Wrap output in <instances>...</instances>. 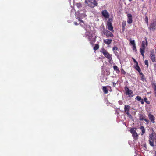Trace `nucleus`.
<instances>
[{
    "label": "nucleus",
    "instance_id": "obj_49",
    "mask_svg": "<svg viewBox=\"0 0 156 156\" xmlns=\"http://www.w3.org/2000/svg\"><path fill=\"white\" fill-rule=\"evenodd\" d=\"M142 56L143 57V58H144V53L141 54Z\"/></svg>",
    "mask_w": 156,
    "mask_h": 156
},
{
    "label": "nucleus",
    "instance_id": "obj_31",
    "mask_svg": "<svg viewBox=\"0 0 156 156\" xmlns=\"http://www.w3.org/2000/svg\"><path fill=\"white\" fill-rule=\"evenodd\" d=\"M135 99L138 101H140L141 100L142 98L141 97L139 96H137L136 97Z\"/></svg>",
    "mask_w": 156,
    "mask_h": 156
},
{
    "label": "nucleus",
    "instance_id": "obj_41",
    "mask_svg": "<svg viewBox=\"0 0 156 156\" xmlns=\"http://www.w3.org/2000/svg\"><path fill=\"white\" fill-rule=\"evenodd\" d=\"M126 114L128 116L129 118L131 119L132 118V117L130 113H129V112L126 113Z\"/></svg>",
    "mask_w": 156,
    "mask_h": 156
},
{
    "label": "nucleus",
    "instance_id": "obj_29",
    "mask_svg": "<svg viewBox=\"0 0 156 156\" xmlns=\"http://www.w3.org/2000/svg\"><path fill=\"white\" fill-rule=\"evenodd\" d=\"M76 4V6L78 8L81 7L82 5V4L80 2L77 3Z\"/></svg>",
    "mask_w": 156,
    "mask_h": 156
},
{
    "label": "nucleus",
    "instance_id": "obj_27",
    "mask_svg": "<svg viewBox=\"0 0 156 156\" xmlns=\"http://www.w3.org/2000/svg\"><path fill=\"white\" fill-rule=\"evenodd\" d=\"M99 48V45L98 44H96L95 45L94 47V50H96L98 49Z\"/></svg>",
    "mask_w": 156,
    "mask_h": 156
},
{
    "label": "nucleus",
    "instance_id": "obj_8",
    "mask_svg": "<svg viewBox=\"0 0 156 156\" xmlns=\"http://www.w3.org/2000/svg\"><path fill=\"white\" fill-rule=\"evenodd\" d=\"M101 13L102 15L105 19H108L109 18V15L107 10H102Z\"/></svg>",
    "mask_w": 156,
    "mask_h": 156
},
{
    "label": "nucleus",
    "instance_id": "obj_53",
    "mask_svg": "<svg viewBox=\"0 0 156 156\" xmlns=\"http://www.w3.org/2000/svg\"><path fill=\"white\" fill-rule=\"evenodd\" d=\"M81 20H80V19H79V21H80Z\"/></svg>",
    "mask_w": 156,
    "mask_h": 156
},
{
    "label": "nucleus",
    "instance_id": "obj_47",
    "mask_svg": "<svg viewBox=\"0 0 156 156\" xmlns=\"http://www.w3.org/2000/svg\"><path fill=\"white\" fill-rule=\"evenodd\" d=\"M139 73V74L142 76V75H144L143 73L141 72V71H140V72H138Z\"/></svg>",
    "mask_w": 156,
    "mask_h": 156
},
{
    "label": "nucleus",
    "instance_id": "obj_38",
    "mask_svg": "<svg viewBox=\"0 0 156 156\" xmlns=\"http://www.w3.org/2000/svg\"><path fill=\"white\" fill-rule=\"evenodd\" d=\"M144 63L145 64L147 65V67L148 68V61L147 60H145L144 61Z\"/></svg>",
    "mask_w": 156,
    "mask_h": 156
},
{
    "label": "nucleus",
    "instance_id": "obj_39",
    "mask_svg": "<svg viewBox=\"0 0 156 156\" xmlns=\"http://www.w3.org/2000/svg\"><path fill=\"white\" fill-rule=\"evenodd\" d=\"M147 98L146 97L144 99V101L145 102H146L147 104H150V102L148 101H147Z\"/></svg>",
    "mask_w": 156,
    "mask_h": 156
},
{
    "label": "nucleus",
    "instance_id": "obj_15",
    "mask_svg": "<svg viewBox=\"0 0 156 156\" xmlns=\"http://www.w3.org/2000/svg\"><path fill=\"white\" fill-rule=\"evenodd\" d=\"M89 41H90V44H92L95 41V39L92 37L91 36H90L88 38Z\"/></svg>",
    "mask_w": 156,
    "mask_h": 156
},
{
    "label": "nucleus",
    "instance_id": "obj_5",
    "mask_svg": "<svg viewBox=\"0 0 156 156\" xmlns=\"http://www.w3.org/2000/svg\"><path fill=\"white\" fill-rule=\"evenodd\" d=\"M145 116L144 115L142 114H139V119L140 121L144 120L147 123V124H148L150 121L149 120L146 118H145Z\"/></svg>",
    "mask_w": 156,
    "mask_h": 156
},
{
    "label": "nucleus",
    "instance_id": "obj_7",
    "mask_svg": "<svg viewBox=\"0 0 156 156\" xmlns=\"http://www.w3.org/2000/svg\"><path fill=\"white\" fill-rule=\"evenodd\" d=\"M134 129H136V128H132L130 130V132L132 134L134 138L136 139L137 138L138 135L136 131L134 130Z\"/></svg>",
    "mask_w": 156,
    "mask_h": 156
},
{
    "label": "nucleus",
    "instance_id": "obj_28",
    "mask_svg": "<svg viewBox=\"0 0 156 156\" xmlns=\"http://www.w3.org/2000/svg\"><path fill=\"white\" fill-rule=\"evenodd\" d=\"M146 48H140V52L141 54L144 53Z\"/></svg>",
    "mask_w": 156,
    "mask_h": 156
},
{
    "label": "nucleus",
    "instance_id": "obj_46",
    "mask_svg": "<svg viewBox=\"0 0 156 156\" xmlns=\"http://www.w3.org/2000/svg\"><path fill=\"white\" fill-rule=\"evenodd\" d=\"M112 83V85H113V87H115V86H116V83H114V82H113V83Z\"/></svg>",
    "mask_w": 156,
    "mask_h": 156
},
{
    "label": "nucleus",
    "instance_id": "obj_52",
    "mask_svg": "<svg viewBox=\"0 0 156 156\" xmlns=\"http://www.w3.org/2000/svg\"><path fill=\"white\" fill-rule=\"evenodd\" d=\"M154 94H155V96H156V91L154 92Z\"/></svg>",
    "mask_w": 156,
    "mask_h": 156
},
{
    "label": "nucleus",
    "instance_id": "obj_12",
    "mask_svg": "<svg viewBox=\"0 0 156 156\" xmlns=\"http://www.w3.org/2000/svg\"><path fill=\"white\" fill-rule=\"evenodd\" d=\"M112 50L115 55L118 57H119V54L118 52L119 51L118 48L117 47L114 46L112 48Z\"/></svg>",
    "mask_w": 156,
    "mask_h": 156
},
{
    "label": "nucleus",
    "instance_id": "obj_10",
    "mask_svg": "<svg viewBox=\"0 0 156 156\" xmlns=\"http://www.w3.org/2000/svg\"><path fill=\"white\" fill-rule=\"evenodd\" d=\"M128 17L127 23L129 24H131L133 22L132 16L131 14L128 13L127 15Z\"/></svg>",
    "mask_w": 156,
    "mask_h": 156
},
{
    "label": "nucleus",
    "instance_id": "obj_36",
    "mask_svg": "<svg viewBox=\"0 0 156 156\" xmlns=\"http://www.w3.org/2000/svg\"><path fill=\"white\" fill-rule=\"evenodd\" d=\"M148 18L147 16H146L145 18V20L146 22V23L147 25H148Z\"/></svg>",
    "mask_w": 156,
    "mask_h": 156
},
{
    "label": "nucleus",
    "instance_id": "obj_51",
    "mask_svg": "<svg viewBox=\"0 0 156 156\" xmlns=\"http://www.w3.org/2000/svg\"><path fill=\"white\" fill-rule=\"evenodd\" d=\"M80 22H82V23H83V20H81Z\"/></svg>",
    "mask_w": 156,
    "mask_h": 156
},
{
    "label": "nucleus",
    "instance_id": "obj_43",
    "mask_svg": "<svg viewBox=\"0 0 156 156\" xmlns=\"http://www.w3.org/2000/svg\"><path fill=\"white\" fill-rule=\"evenodd\" d=\"M119 104L120 105H122L123 104V102L122 101L120 100L118 101Z\"/></svg>",
    "mask_w": 156,
    "mask_h": 156
},
{
    "label": "nucleus",
    "instance_id": "obj_40",
    "mask_svg": "<svg viewBox=\"0 0 156 156\" xmlns=\"http://www.w3.org/2000/svg\"><path fill=\"white\" fill-rule=\"evenodd\" d=\"M133 51H134L135 52L137 51V49L136 46V45H133Z\"/></svg>",
    "mask_w": 156,
    "mask_h": 156
},
{
    "label": "nucleus",
    "instance_id": "obj_34",
    "mask_svg": "<svg viewBox=\"0 0 156 156\" xmlns=\"http://www.w3.org/2000/svg\"><path fill=\"white\" fill-rule=\"evenodd\" d=\"M132 59H133V60L134 63V64H135V65H138L137 62L136 60L134 58H133V57H132Z\"/></svg>",
    "mask_w": 156,
    "mask_h": 156
},
{
    "label": "nucleus",
    "instance_id": "obj_4",
    "mask_svg": "<svg viewBox=\"0 0 156 156\" xmlns=\"http://www.w3.org/2000/svg\"><path fill=\"white\" fill-rule=\"evenodd\" d=\"M125 90L126 91V94L129 95V97H133V91L130 90L127 87H125Z\"/></svg>",
    "mask_w": 156,
    "mask_h": 156
},
{
    "label": "nucleus",
    "instance_id": "obj_45",
    "mask_svg": "<svg viewBox=\"0 0 156 156\" xmlns=\"http://www.w3.org/2000/svg\"><path fill=\"white\" fill-rule=\"evenodd\" d=\"M144 100L142 99L140 100V101L142 104H143L144 103Z\"/></svg>",
    "mask_w": 156,
    "mask_h": 156
},
{
    "label": "nucleus",
    "instance_id": "obj_11",
    "mask_svg": "<svg viewBox=\"0 0 156 156\" xmlns=\"http://www.w3.org/2000/svg\"><path fill=\"white\" fill-rule=\"evenodd\" d=\"M107 28L108 30L112 31L114 32V30L113 29V27L112 26V23L109 22H107Z\"/></svg>",
    "mask_w": 156,
    "mask_h": 156
},
{
    "label": "nucleus",
    "instance_id": "obj_44",
    "mask_svg": "<svg viewBox=\"0 0 156 156\" xmlns=\"http://www.w3.org/2000/svg\"><path fill=\"white\" fill-rule=\"evenodd\" d=\"M112 18H109V19L107 21V22H110L111 23H112Z\"/></svg>",
    "mask_w": 156,
    "mask_h": 156
},
{
    "label": "nucleus",
    "instance_id": "obj_42",
    "mask_svg": "<svg viewBox=\"0 0 156 156\" xmlns=\"http://www.w3.org/2000/svg\"><path fill=\"white\" fill-rule=\"evenodd\" d=\"M121 71L122 74H125L126 73V72L122 69H121Z\"/></svg>",
    "mask_w": 156,
    "mask_h": 156
},
{
    "label": "nucleus",
    "instance_id": "obj_23",
    "mask_svg": "<svg viewBox=\"0 0 156 156\" xmlns=\"http://www.w3.org/2000/svg\"><path fill=\"white\" fill-rule=\"evenodd\" d=\"M150 57L153 62H156V58L155 55L150 56Z\"/></svg>",
    "mask_w": 156,
    "mask_h": 156
},
{
    "label": "nucleus",
    "instance_id": "obj_55",
    "mask_svg": "<svg viewBox=\"0 0 156 156\" xmlns=\"http://www.w3.org/2000/svg\"><path fill=\"white\" fill-rule=\"evenodd\" d=\"M129 1L131 2L132 1V0H129Z\"/></svg>",
    "mask_w": 156,
    "mask_h": 156
},
{
    "label": "nucleus",
    "instance_id": "obj_50",
    "mask_svg": "<svg viewBox=\"0 0 156 156\" xmlns=\"http://www.w3.org/2000/svg\"><path fill=\"white\" fill-rule=\"evenodd\" d=\"M154 135H155V142L156 143V133Z\"/></svg>",
    "mask_w": 156,
    "mask_h": 156
},
{
    "label": "nucleus",
    "instance_id": "obj_18",
    "mask_svg": "<svg viewBox=\"0 0 156 156\" xmlns=\"http://www.w3.org/2000/svg\"><path fill=\"white\" fill-rule=\"evenodd\" d=\"M126 25V22L125 21H123L122 23V29L123 31H124L125 30V27Z\"/></svg>",
    "mask_w": 156,
    "mask_h": 156
},
{
    "label": "nucleus",
    "instance_id": "obj_19",
    "mask_svg": "<svg viewBox=\"0 0 156 156\" xmlns=\"http://www.w3.org/2000/svg\"><path fill=\"white\" fill-rule=\"evenodd\" d=\"M134 68L138 71V72H140L141 71V69L140 68L139 66L138 65H134L133 66Z\"/></svg>",
    "mask_w": 156,
    "mask_h": 156
},
{
    "label": "nucleus",
    "instance_id": "obj_6",
    "mask_svg": "<svg viewBox=\"0 0 156 156\" xmlns=\"http://www.w3.org/2000/svg\"><path fill=\"white\" fill-rule=\"evenodd\" d=\"M148 116L150 122H152L153 123H155V117L153 115L151 114L150 112L148 114Z\"/></svg>",
    "mask_w": 156,
    "mask_h": 156
},
{
    "label": "nucleus",
    "instance_id": "obj_14",
    "mask_svg": "<svg viewBox=\"0 0 156 156\" xmlns=\"http://www.w3.org/2000/svg\"><path fill=\"white\" fill-rule=\"evenodd\" d=\"M130 108V107L129 105H125L124 109L125 113H126L127 112H129Z\"/></svg>",
    "mask_w": 156,
    "mask_h": 156
},
{
    "label": "nucleus",
    "instance_id": "obj_9",
    "mask_svg": "<svg viewBox=\"0 0 156 156\" xmlns=\"http://www.w3.org/2000/svg\"><path fill=\"white\" fill-rule=\"evenodd\" d=\"M104 34L107 37H112L113 36V34L111 32L108 30H104L103 31Z\"/></svg>",
    "mask_w": 156,
    "mask_h": 156
},
{
    "label": "nucleus",
    "instance_id": "obj_30",
    "mask_svg": "<svg viewBox=\"0 0 156 156\" xmlns=\"http://www.w3.org/2000/svg\"><path fill=\"white\" fill-rule=\"evenodd\" d=\"M141 80L143 81H146V79L145 77V76L144 75H142V76H141Z\"/></svg>",
    "mask_w": 156,
    "mask_h": 156
},
{
    "label": "nucleus",
    "instance_id": "obj_1",
    "mask_svg": "<svg viewBox=\"0 0 156 156\" xmlns=\"http://www.w3.org/2000/svg\"><path fill=\"white\" fill-rule=\"evenodd\" d=\"M100 52L103 53L104 56L109 60V63L112 61V55L110 54L104 48L101 49Z\"/></svg>",
    "mask_w": 156,
    "mask_h": 156
},
{
    "label": "nucleus",
    "instance_id": "obj_3",
    "mask_svg": "<svg viewBox=\"0 0 156 156\" xmlns=\"http://www.w3.org/2000/svg\"><path fill=\"white\" fill-rule=\"evenodd\" d=\"M150 31L154 32L156 29V23L155 22H151L148 27Z\"/></svg>",
    "mask_w": 156,
    "mask_h": 156
},
{
    "label": "nucleus",
    "instance_id": "obj_22",
    "mask_svg": "<svg viewBox=\"0 0 156 156\" xmlns=\"http://www.w3.org/2000/svg\"><path fill=\"white\" fill-rule=\"evenodd\" d=\"M102 90L104 93L105 94H106L108 93V90L107 89V87L106 86L103 87Z\"/></svg>",
    "mask_w": 156,
    "mask_h": 156
},
{
    "label": "nucleus",
    "instance_id": "obj_33",
    "mask_svg": "<svg viewBox=\"0 0 156 156\" xmlns=\"http://www.w3.org/2000/svg\"><path fill=\"white\" fill-rule=\"evenodd\" d=\"M132 59H133V60L134 63V64H135V65H138L137 62L136 60L134 58H133V57H132Z\"/></svg>",
    "mask_w": 156,
    "mask_h": 156
},
{
    "label": "nucleus",
    "instance_id": "obj_24",
    "mask_svg": "<svg viewBox=\"0 0 156 156\" xmlns=\"http://www.w3.org/2000/svg\"><path fill=\"white\" fill-rule=\"evenodd\" d=\"M154 135L153 133L149 135V140H154V139L153 137Z\"/></svg>",
    "mask_w": 156,
    "mask_h": 156
},
{
    "label": "nucleus",
    "instance_id": "obj_25",
    "mask_svg": "<svg viewBox=\"0 0 156 156\" xmlns=\"http://www.w3.org/2000/svg\"><path fill=\"white\" fill-rule=\"evenodd\" d=\"M149 144L151 146L153 147L154 146V140H149Z\"/></svg>",
    "mask_w": 156,
    "mask_h": 156
},
{
    "label": "nucleus",
    "instance_id": "obj_20",
    "mask_svg": "<svg viewBox=\"0 0 156 156\" xmlns=\"http://www.w3.org/2000/svg\"><path fill=\"white\" fill-rule=\"evenodd\" d=\"M113 67L114 69L116 71V73H119L120 71L118 67L116 65L114 66Z\"/></svg>",
    "mask_w": 156,
    "mask_h": 156
},
{
    "label": "nucleus",
    "instance_id": "obj_21",
    "mask_svg": "<svg viewBox=\"0 0 156 156\" xmlns=\"http://www.w3.org/2000/svg\"><path fill=\"white\" fill-rule=\"evenodd\" d=\"M140 129L142 131L141 135H143L145 132V129L144 127L143 126H141L140 127Z\"/></svg>",
    "mask_w": 156,
    "mask_h": 156
},
{
    "label": "nucleus",
    "instance_id": "obj_13",
    "mask_svg": "<svg viewBox=\"0 0 156 156\" xmlns=\"http://www.w3.org/2000/svg\"><path fill=\"white\" fill-rule=\"evenodd\" d=\"M151 85L152 88L154 90V92L156 91V84L155 83L154 80H153L151 82Z\"/></svg>",
    "mask_w": 156,
    "mask_h": 156
},
{
    "label": "nucleus",
    "instance_id": "obj_35",
    "mask_svg": "<svg viewBox=\"0 0 156 156\" xmlns=\"http://www.w3.org/2000/svg\"><path fill=\"white\" fill-rule=\"evenodd\" d=\"M132 59H133V60L134 63V64H135V65H138L137 62L136 60L134 58H133V57H132Z\"/></svg>",
    "mask_w": 156,
    "mask_h": 156
},
{
    "label": "nucleus",
    "instance_id": "obj_48",
    "mask_svg": "<svg viewBox=\"0 0 156 156\" xmlns=\"http://www.w3.org/2000/svg\"><path fill=\"white\" fill-rule=\"evenodd\" d=\"M74 24H75V25H78V23H77V22H75L74 23Z\"/></svg>",
    "mask_w": 156,
    "mask_h": 156
},
{
    "label": "nucleus",
    "instance_id": "obj_2",
    "mask_svg": "<svg viewBox=\"0 0 156 156\" xmlns=\"http://www.w3.org/2000/svg\"><path fill=\"white\" fill-rule=\"evenodd\" d=\"M88 2L89 6L93 8L97 6L98 3L95 0H87Z\"/></svg>",
    "mask_w": 156,
    "mask_h": 156
},
{
    "label": "nucleus",
    "instance_id": "obj_26",
    "mask_svg": "<svg viewBox=\"0 0 156 156\" xmlns=\"http://www.w3.org/2000/svg\"><path fill=\"white\" fill-rule=\"evenodd\" d=\"M155 55L154 54V50H152L151 51H150V56H154Z\"/></svg>",
    "mask_w": 156,
    "mask_h": 156
},
{
    "label": "nucleus",
    "instance_id": "obj_37",
    "mask_svg": "<svg viewBox=\"0 0 156 156\" xmlns=\"http://www.w3.org/2000/svg\"><path fill=\"white\" fill-rule=\"evenodd\" d=\"M130 43L131 45H132L133 46L136 45L135 42V41L134 40H130Z\"/></svg>",
    "mask_w": 156,
    "mask_h": 156
},
{
    "label": "nucleus",
    "instance_id": "obj_54",
    "mask_svg": "<svg viewBox=\"0 0 156 156\" xmlns=\"http://www.w3.org/2000/svg\"><path fill=\"white\" fill-rule=\"evenodd\" d=\"M155 156H156V151H155Z\"/></svg>",
    "mask_w": 156,
    "mask_h": 156
},
{
    "label": "nucleus",
    "instance_id": "obj_17",
    "mask_svg": "<svg viewBox=\"0 0 156 156\" xmlns=\"http://www.w3.org/2000/svg\"><path fill=\"white\" fill-rule=\"evenodd\" d=\"M112 41V39H106L103 40L104 42L107 45H109Z\"/></svg>",
    "mask_w": 156,
    "mask_h": 156
},
{
    "label": "nucleus",
    "instance_id": "obj_16",
    "mask_svg": "<svg viewBox=\"0 0 156 156\" xmlns=\"http://www.w3.org/2000/svg\"><path fill=\"white\" fill-rule=\"evenodd\" d=\"M145 38H146V37ZM145 45L146 46H147V42L146 38L145 39V41H142L141 44V48H146Z\"/></svg>",
    "mask_w": 156,
    "mask_h": 156
},
{
    "label": "nucleus",
    "instance_id": "obj_32",
    "mask_svg": "<svg viewBox=\"0 0 156 156\" xmlns=\"http://www.w3.org/2000/svg\"><path fill=\"white\" fill-rule=\"evenodd\" d=\"M132 59H133V60L134 63V64H135V65H138L137 62L136 60L134 58H133V57H132Z\"/></svg>",
    "mask_w": 156,
    "mask_h": 156
}]
</instances>
